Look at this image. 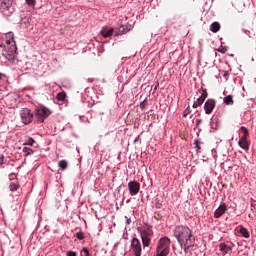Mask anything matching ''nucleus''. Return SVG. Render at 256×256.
Segmentation results:
<instances>
[{"mask_svg": "<svg viewBox=\"0 0 256 256\" xmlns=\"http://www.w3.org/2000/svg\"><path fill=\"white\" fill-rule=\"evenodd\" d=\"M174 235L177 238L180 247L184 250L185 254H188L190 248L195 245V235L192 230L186 225H178L175 227Z\"/></svg>", "mask_w": 256, "mask_h": 256, "instance_id": "1", "label": "nucleus"}, {"mask_svg": "<svg viewBox=\"0 0 256 256\" xmlns=\"http://www.w3.org/2000/svg\"><path fill=\"white\" fill-rule=\"evenodd\" d=\"M170 245L171 241L170 238H167V236H164V238H161L158 242V246L156 248V256H167L170 254Z\"/></svg>", "mask_w": 256, "mask_h": 256, "instance_id": "2", "label": "nucleus"}, {"mask_svg": "<svg viewBox=\"0 0 256 256\" xmlns=\"http://www.w3.org/2000/svg\"><path fill=\"white\" fill-rule=\"evenodd\" d=\"M20 118L24 125H29V123L33 122L34 115L30 109L23 108L20 111Z\"/></svg>", "mask_w": 256, "mask_h": 256, "instance_id": "3", "label": "nucleus"}, {"mask_svg": "<svg viewBox=\"0 0 256 256\" xmlns=\"http://www.w3.org/2000/svg\"><path fill=\"white\" fill-rule=\"evenodd\" d=\"M50 115H51V110L48 108H45V106H41L40 108L36 109V118L40 123L44 122L45 119H47L48 116Z\"/></svg>", "mask_w": 256, "mask_h": 256, "instance_id": "4", "label": "nucleus"}, {"mask_svg": "<svg viewBox=\"0 0 256 256\" xmlns=\"http://www.w3.org/2000/svg\"><path fill=\"white\" fill-rule=\"evenodd\" d=\"M131 249L135 256H141L143 252L142 244L140 242V239L133 238L131 241Z\"/></svg>", "mask_w": 256, "mask_h": 256, "instance_id": "5", "label": "nucleus"}, {"mask_svg": "<svg viewBox=\"0 0 256 256\" xmlns=\"http://www.w3.org/2000/svg\"><path fill=\"white\" fill-rule=\"evenodd\" d=\"M128 189H129L130 195L135 196L137 195V193L140 192V183L137 182L136 180H133L128 183Z\"/></svg>", "mask_w": 256, "mask_h": 256, "instance_id": "6", "label": "nucleus"}, {"mask_svg": "<svg viewBox=\"0 0 256 256\" xmlns=\"http://www.w3.org/2000/svg\"><path fill=\"white\" fill-rule=\"evenodd\" d=\"M216 107V101L215 99H208L205 102L204 109H205V114L210 115L212 114L213 109Z\"/></svg>", "mask_w": 256, "mask_h": 256, "instance_id": "7", "label": "nucleus"}, {"mask_svg": "<svg viewBox=\"0 0 256 256\" xmlns=\"http://www.w3.org/2000/svg\"><path fill=\"white\" fill-rule=\"evenodd\" d=\"M17 55V47L12 45L6 50V57L8 60H14Z\"/></svg>", "mask_w": 256, "mask_h": 256, "instance_id": "8", "label": "nucleus"}, {"mask_svg": "<svg viewBox=\"0 0 256 256\" xmlns=\"http://www.w3.org/2000/svg\"><path fill=\"white\" fill-rule=\"evenodd\" d=\"M227 212V204L223 203L215 210L214 217L215 219H219L223 214Z\"/></svg>", "mask_w": 256, "mask_h": 256, "instance_id": "9", "label": "nucleus"}, {"mask_svg": "<svg viewBox=\"0 0 256 256\" xmlns=\"http://www.w3.org/2000/svg\"><path fill=\"white\" fill-rule=\"evenodd\" d=\"M14 0H0V10L9 11L13 6Z\"/></svg>", "mask_w": 256, "mask_h": 256, "instance_id": "10", "label": "nucleus"}, {"mask_svg": "<svg viewBox=\"0 0 256 256\" xmlns=\"http://www.w3.org/2000/svg\"><path fill=\"white\" fill-rule=\"evenodd\" d=\"M113 32H114V28H110L109 26H104L101 31L100 34L104 37V38H110L113 36Z\"/></svg>", "mask_w": 256, "mask_h": 256, "instance_id": "11", "label": "nucleus"}, {"mask_svg": "<svg viewBox=\"0 0 256 256\" xmlns=\"http://www.w3.org/2000/svg\"><path fill=\"white\" fill-rule=\"evenodd\" d=\"M248 137H244L242 136L238 142L239 146L241 147V149H244L245 151H248L249 150V146H250V143L249 141L247 140Z\"/></svg>", "mask_w": 256, "mask_h": 256, "instance_id": "12", "label": "nucleus"}, {"mask_svg": "<svg viewBox=\"0 0 256 256\" xmlns=\"http://www.w3.org/2000/svg\"><path fill=\"white\" fill-rule=\"evenodd\" d=\"M131 28H128V26L121 25L116 31H115V37H119L120 35L127 34Z\"/></svg>", "mask_w": 256, "mask_h": 256, "instance_id": "13", "label": "nucleus"}, {"mask_svg": "<svg viewBox=\"0 0 256 256\" xmlns=\"http://www.w3.org/2000/svg\"><path fill=\"white\" fill-rule=\"evenodd\" d=\"M10 191H17L19 188L18 179H12L9 183Z\"/></svg>", "mask_w": 256, "mask_h": 256, "instance_id": "14", "label": "nucleus"}, {"mask_svg": "<svg viewBox=\"0 0 256 256\" xmlns=\"http://www.w3.org/2000/svg\"><path fill=\"white\" fill-rule=\"evenodd\" d=\"M153 234L154 232L150 227H146L140 232V235H145L146 237H149V238H151Z\"/></svg>", "mask_w": 256, "mask_h": 256, "instance_id": "15", "label": "nucleus"}, {"mask_svg": "<svg viewBox=\"0 0 256 256\" xmlns=\"http://www.w3.org/2000/svg\"><path fill=\"white\" fill-rule=\"evenodd\" d=\"M220 28H221L220 22H213V23L210 25V31H211V32H214V33L219 32V31H220Z\"/></svg>", "mask_w": 256, "mask_h": 256, "instance_id": "16", "label": "nucleus"}, {"mask_svg": "<svg viewBox=\"0 0 256 256\" xmlns=\"http://www.w3.org/2000/svg\"><path fill=\"white\" fill-rule=\"evenodd\" d=\"M219 248L220 251L224 252V254H228V252L232 251V248H230V246L226 245L224 242H221Z\"/></svg>", "mask_w": 256, "mask_h": 256, "instance_id": "17", "label": "nucleus"}, {"mask_svg": "<svg viewBox=\"0 0 256 256\" xmlns=\"http://www.w3.org/2000/svg\"><path fill=\"white\" fill-rule=\"evenodd\" d=\"M239 233L242 235V237H245V238L250 237L249 231L247 230V228L243 227L242 225H240L239 227Z\"/></svg>", "mask_w": 256, "mask_h": 256, "instance_id": "18", "label": "nucleus"}, {"mask_svg": "<svg viewBox=\"0 0 256 256\" xmlns=\"http://www.w3.org/2000/svg\"><path fill=\"white\" fill-rule=\"evenodd\" d=\"M223 101H224V104H226V105H233L234 104V97H233V95H227V96H225Z\"/></svg>", "mask_w": 256, "mask_h": 256, "instance_id": "19", "label": "nucleus"}, {"mask_svg": "<svg viewBox=\"0 0 256 256\" xmlns=\"http://www.w3.org/2000/svg\"><path fill=\"white\" fill-rule=\"evenodd\" d=\"M141 239H142V242H143V247H149L150 242H151V238H149L146 235H141Z\"/></svg>", "mask_w": 256, "mask_h": 256, "instance_id": "20", "label": "nucleus"}, {"mask_svg": "<svg viewBox=\"0 0 256 256\" xmlns=\"http://www.w3.org/2000/svg\"><path fill=\"white\" fill-rule=\"evenodd\" d=\"M23 153L25 157L31 156V154H34V150L30 147H23Z\"/></svg>", "mask_w": 256, "mask_h": 256, "instance_id": "21", "label": "nucleus"}, {"mask_svg": "<svg viewBox=\"0 0 256 256\" xmlns=\"http://www.w3.org/2000/svg\"><path fill=\"white\" fill-rule=\"evenodd\" d=\"M203 103V99L202 96H199V98L197 99L196 102L193 103L192 108H199L202 106Z\"/></svg>", "mask_w": 256, "mask_h": 256, "instance_id": "22", "label": "nucleus"}, {"mask_svg": "<svg viewBox=\"0 0 256 256\" xmlns=\"http://www.w3.org/2000/svg\"><path fill=\"white\" fill-rule=\"evenodd\" d=\"M67 97L66 92H59L58 95L56 96L57 101H65V98Z\"/></svg>", "mask_w": 256, "mask_h": 256, "instance_id": "23", "label": "nucleus"}, {"mask_svg": "<svg viewBox=\"0 0 256 256\" xmlns=\"http://www.w3.org/2000/svg\"><path fill=\"white\" fill-rule=\"evenodd\" d=\"M58 166L60 167L61 170L65 171L67 170L68 164L66 160H61L58 162Z\"/></svg>", "mask_w": 256, "mask_h": 256, "instance_id": "24", "label": "nucleus"}, {"mask_svg": "<svg viewBox=\"0 0 256 256\" xmlns=\"http://www.w3.org/2000/svg\"><path fill=\"white\" fill-rule=\"evenodd\" d=\"M240 131L243 133L242 137H249V130L247 129V127L242 126L240 127Z\"/></svg>", "mask_w": 256, "mask_h": 256, "instance_id": "25", "label": "nucleus"}, {"mask_svg": "<svg viewBox=\"0 0 256 256\" xmlns=\"http://www.w3.org/2000/svg\"><path fill=\"white\" fill-rule=\"evenodd\" d=\"M201 90H202L201 98H202V102L204 103L205 99L208 97V92H207V89L203 87L201 88Z\"/></svg>", "mask_w": 256, "mask_h": 256, "instance_id": "26", "label": "nucleus"}, {"mask_svg": "<svg viewBox=\"0 0 256 256\" xmlns=\"http://www.w3.org/2000/svg\"><path fill=\"white\" fill-rule=\"evenodd\" d=\"M34 143H35L34 138L29 137L28 140L26 141V143H24V146H33Z\"/></svg>", "mask_w": 256, "mask_h": 256, "instance_id": "27", "label": "nucleus"}, {"mask_svg": "<svg viewBox=\"0 0 256 256\" xmlns=\"http://www.w3.org/2000/svg\"><path fill=\"white\" fill-rule=\"evenodd\" d=\"M76 237L78 238V240H84L85 235L83 232H77Z\"/></svg>", "mask_w": 256, "mask_h": 256, "instance_id": "28", "label": "nucleus"}, {"mask_svg": "<svg viewBox=\"0 0 256 256\" xmlns=\"http://www.w3.org/2000/svg\"><path fill=\"white\" fill-rule=\"evenodd\" d=\"M26 3L30 7H35L36 0H26Z\"/></svg>", "mask_w": 256, "mask_h": 256, "instance_id": "29", "label": "nucleus"}, {"mask_svg": "<svg viewBox=\"0 0 256 256\" xmlns=\"http://www.w3.org/2000/svg\"><path fill=\"white\" fill-rule=\"evenodd\" d=\"M191 112L189 106L183 111V118H187V115H189Z\"/></svg>", "mask_w": 256, "mask_h": 256, "instance_id": "30", "label": "nucleus"}, {"mask_svg": "<svg viewBox=\"0 0 256 256\" xmlns=\"http://www.w3.org/2000/svg\"><path fill=\"white\" fill-rule=\"evenodd\" d=\"M195 148H196L197 150H201L200 140H195Z\"/></svg>", "mask_w": 256, "mask_h": 256, "instance_id": "31", "label": "nucleus"}, {"mask_svg": "<svg viewBox=\"0 0 256 256\" xmlns=\"http://www.w3.org/2000/svg\"><path fill=\"white\" fill-rule=\"evenodd\" d=\"M82 253H83L85 256H90V251H89L87 248H83V249H82Z\"/></svg>", "mask_w": 256, "mask_h": 256, "instance_id": "32", "label": "nucleus"}, {"mask_svg": "<svg viewBox=\"0 0 256 256\" xmlns=\"http://www.w3.org/2000/svg\"><path fill=\"white\" fill-rule=\"evenodd\" d=\"M226 51H227V48H226V47H220V48L218 49V52H220V53H226Z\"/></svg>", "mask_w": 256, "mask_h": 256, "instance_id": "33", "label": "nucleus"}, {"mask_svg": "<svg viewBox=\"0 0 256 256\" xmlns=\"http://www.w3.org/2000/svg\"><path fill=\"white\" fill-rule=\"evenodd\" d=\"M67 256H77V253L74 251H68Z\"/></svg>", "mask_w": 256, "mask_h": 256, "instance_id": "34", "label": "nucleus"}, {"mask_svg": "<svg viewBox=\"0 0 256 256\" xmlns=\"http://www.w3.org/2000/svg\"><path fill=\"white\" fill-rule=\"evenodd\" d=\"M201 122H202L201 119H197V120H196V124H197V125H200Z\"/></svg>", "mask_w": 256, "mask_h": 256, "instance_id": "35", "label": "nucleus"}, {"mask_svg": "<svg viewBox=\"0 0 256 256\" xmlns=\"http://www.w3.org/2000/svg\"><path fill=\"white\" fill-rule=\"evenodd\" d=\"M139 139H140V136L136 137L135 138V143H137Z\"/></svg>", "mask_w": 256, "mask_h": 256, "instance_id": "36", "label": "nucleus"}, {"mask_svg": "<svg viewBox=\"0 0 256 256\" xmlns=\"http://www.w3.org/2000/svg\"><path fill=\"white\" fill-rule=\"evenodd\" d=\"M2 77H3V74H2V73H0V80L2 79Z\"/></svg>", "mask_w": 256, "mask_h": 256, "instance_id": "37", "label": "nucleus"}, {"mask_svg": "<svg viewBox=\"0 0 256 256\" xmlns=\"http://www.w3.org/2000/svg\"><path fill=\"white\" fill-rule=\"evenodd\" d=\"M127 223L130 224V220H127Z\"/></svg>", "mask_w": 256, "mask_h": 256, "instance_id": "38", "label": "nucleus"}]
</instances>
